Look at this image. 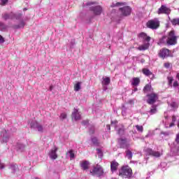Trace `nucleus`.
Listing matches in <instances>:
<instances>
[{
	"instance_id": "obj_31",
	"label": "nucleus",
	"mask_w": 179,
	"mask_h": 179,
	"mask_svg": "<svg viewBox=\"0 0 179 179\" xmlns=\"http://www.w3.org/2000/svg\"><path fill=\"white\" fill-rule=\"evenodd\" d=\"M126 156L127 157V159H129V160H131L132 159V152L129 150H127L126 151Z\"/></svg>"
},
{
	"instance_id": "obj_41",
	"label": "nucleus",
	"mask_w": 179,
	"mask_h": 179,
	"mask_svg": "<svg viewBox=\"0 0 179 179\" xmlns=\"http://www.w3.org/2000/svg\"><path fill=\"white\" fill-rule=\"evenodd\" d=\"M5 43V39L2 36L0 35V44Z\"/></svg>"
},
{
	"instance_id": "obj_30",
	"label": "nucleus",
	"mask_w": 179,
	"mask_h": 179,
	"mask_svg": "<svg viewBox=\"0 0 179 179\" xmlns=\"http://www.w3.org/2000/svg\"><path fill=\"white\" fill-rule=\"evenodd\" d=\"M125 134V129L124 127L120 128L117 130V135H120V136H124Z\"/></svg>"
},
{
	"instance_id": "obj_40",
	"label": "nucleus",
	"mask_w": 179,
	"mask_h": 179,
	"mask_svg": "<svg viewBox=\"0 0 179 179\" xmlns=\"http://www.w3.org/2000/svg\"><path fill=\"white\" fill-rule=\"evenodd\" d=\"M67 115L66 113H62L60 115V120H65L66 118Z\"/></svg>"
},
{
	"instance_id": "obj_53",
	"label": "nucleus",
	"mask_w": 179,
	"mask_h": 179,
	"mask_svg": "<svg viewBox=\"0 0 179 179\" xmlns=\"http://www.w3.org/2000/svg\"><path fill=\"white\" fill-rule=\"evenodd\" d=\"M24 10H27V8H24Z\"/></svg>"
},
{
	"instance_id": "obj_12",
	"label": "nucleus",
	"mask_w": 179,
	"mask_h": 179,
	"mask_svg": "<svg viewBox=\"0 0 179 179\" xmlns=\"http://www.w3.org/2000/svg\"><path fill=\"white\" fill-rule=\"evenodd\" d=\"M71 118L72 120H74V121H79V120L82 119V116L80 115V113H79V110L74 108L73 111L71 114Z\"/></svg>"
},
{
	"instance_id": "obj_29",
	"label": "nucleus",
	"mask_w": 179,
	"mask_h": 179,
	"mask_svg": "<svg viewBox=\"0 0 179 179\" xmlns=\"http://www.w3.org/2000/svg\"><path fill=\"white\" fill-rule=\"evenodd\" d=\"M150 114H156L157 113V106L152 105V108L150 110Z\"/></svg>"
},
{
	"instance_id": "obj_8",
	"label": "nucleus",
	"mask_w": 179,
	"mask_h": 179,
	"mask_svg": "<svg viewBox=\"0 0 179 179\" xmlns=\"http://www.w3.org/2000/svg\"><path fill=\"white\" fill-rule=\"evenodd\" d=\"M90 173L92 176H98V177H100L104 172L101 166L96 165V166H94L93 169L90 171Z\"/></svg>"
},
{
	"instance_id": "obj_22",
	"label": "nucleus",
	"mask_w": 179,
	"mask_h": 179,
	"mask_svg": "<svg viewBox=\"0 0 179 179\" xmlns=\"http://www.w3.org/2000/svg\"><path fill=\"white\" fill-rule=\"evenodd\" d=\"M151 91H152V85L150 84L145 85L143 90V92L144 93H149V92H151Z\"/></svg>"
},
{
	"instance_id": "obj_9",
	"label": "nucleus",
	"mask_w": 179,
	"mask_h": 179,
	"mask_svg": "<svg viewBox=\"0 0 179 179\" xmlns=\"http://www.w3.org/2000/svg\"><path fill=\"white\" fill-rule=\"evenodd\" d=\"M159 26H160V22L156 20H151L147 22V27L152 30L157 29Z\"/></svg>"
},
{
	"instance_id": "obj_17",
	"label": "nucleus",
	"mask_w": 179,
	"mask_h": 179,
	"mask_svg": "<svg viewBox=\"0 0 179 179\" xmlns=\"http://www.w3.org/2000/svg\"><path fill=\"white\" fill-rule=\"evenodd\" d=\"M31 128H36L38 132H43L44 127L43 125L40 124L38 122H35L34 123H31Z\"/></svg>"
},
{
	"instance_id": "obj_33",
	"label": "nucleus",
	"mask_w": 179,
	"mask_h": 179,
	"mask_svg": "<svg viewBox=\"0 0 179 179\" xmlns=\"http://www.w3.org/2000/svg\"><path fill=\"white\" fill-rule=\"evenodd\" d=\"M74 90L75 92H79L80 90V83H77L74 85Z\"/></svg>"
},
{
	"instance_id": "obj_42",
	"label": "nucleus",
	"mask_w": 179,
	"mask_h": 179,
	"mask_svg": "<svg viewBox=\"0 0 179 179\" xmlns=\"http://www.w3.org/2000/svg\"><path fill=\"white\" fill-rule=\"evenodd\" d=\"M173 87H178L179 86L178 81L173 82Z\"/></svg>"
},
{
	"instance_id": "obj_21",
	"label": "nucleus",
	"mask_w": 179,
	"mask_h": 179,
	"mask_svg": "<svg viewBox=\"0 0 179 179\" xmlns=\"http://www.w3.org/2000/svg\"><path fill=\"white\" fill-rule=\"evenodd\" d=\"M149 43L141 45L137 48V50H138L139 51H146V50L149 48Z\"/></svg>"
},
{
	"instance_id": "obj_46",
	"label": "nucleus",
	"mask_w": 179,
	"mask_h": 179,
	"mask_svg": "<svg viewBox=\"0 0 179 179\" xmlns=\"http://www.w3.org/2000/svg\"><path fill=\"white\" fill-rule=\"evenodd\" d=\"M177 120L176 117V115H173L172 116V122H175L176 123V121Z\"/></svg>"
},
{
	"instance_id": "obj_11",
	"label": "nucleus",
	"mask_w": 179,
	"mask_h": 179,
	"mask_svg": "<svg viewBox=\"0 0 179 179\" xmlns=\"http://www.w3.org/2000/svg\"><path fill=\"white\" fill-rule=\"evenodd\" d=\"M9 131L3 130L1 133V141L3 143H6L9 141Z\"/></svg>"
},
{
	"instance_id": "obj_44",
	"label": "nucleus",
	"mask_w": 179,
	"mask_h": 179,
	"mask_svg": "<svg viewBox=\"0 0 179 179\" xmlns=\"http://www.w3.org/2000/svg\"><path fill=\"white\" fill-rule=\"evenodd\" d=\"M176 142L179 144V133L176 135Z\"/></svg>"
},
{
	"instance_id": "obj_26",
	"label": "nucleus",
	"mask_w": 179,
	"mask_h": 179,
	"mask_svg": "<svg viewBox=\"0 0 179 179\" xmlns=\"http://www.w3.org/2000/svg\"><path fill=\"white\" fill-rule=\"evenodd\" d=\"M171 23L173 26H179V17L171 20Z\"/></svg>"
},
{
	"instance_id": "obj_1",
	"label": "nucleus",
	"mask_w": 179,
	"mask_h": 179,
	"mask_svg": "<svg viewBox=\"0 0 179 179\" xmlns=\"http://www.w3.org/2000/svg\"><path fill=\"white\" fill-rule=\"evenodd\" d=\"M132 174V169L129 166H122L119 171V176L122 177V178H131Z\"/></svg>"
},
{
	"instance_id": "obj_23",
	"label": "nucleus",
	"mask_w": 179,
	"mask_h": 179,
	"mask_svg": "<svg viewBox=\"0 0 179 179\" xmlns=\"http://www.w3.org/2000/svg\"><path fill=\"white\" fill-rule=\"evenodd\" d=\"M110 83H111V79L110 78V77L103 78L102 85L107 86L110 85Z\"/></svg>"
},
{
	"instance_id": "obj_38",
	"label": "nucleus",
	"mask_w": 179,
	"mask_h": 179,
	"mask_svg": "<svg viewBox=\"0 0 179 179\" xmlns=\"http://www.w3.org/2000/svg\"><path fill=\"white\" fill-rule=\"evenodd\" d=\"M92 142L94 145H99V140L96 137L92 138Z\"/></svg>"
},
{
	"instance_id": "obj_25",
	"label": "nucleus",
	"mask_w": 179,
	"mask_h": 179,
	"mask_svg": "<svg viewBox=\"0 0 179 179\" xmlns=\"http://www.w3.org/2000/svg\"><path fill=\"white\" fill-rule=\"evenodd\" d=\"M22 148H23V143H22V141H17L15 145L16 150H21L22 152Z\"/></svg>"
},
{
	"instance_id": "obj_3",
	"label": "nucleus",
	"mask_w": 179,
	"mask_h": 179,
	"mask_svg": "<svg viewBox=\"0 0 179 179\" xmlns=\"http://www.w3.org/2000/svg\"><path fill=\"white\" fill-rule=\"evenodd\" d=\"M147 99V103L148 104L152 105L155 104L159 100V94L152 92L150 94H148L146 95Z\"/></svg>"
},
{
	"instance_id": "obj_54",
	"label": "nucleus",
	"mask_w": 179,
	"mask_h": 179,
	"mask_svg": "<svg viewBox=\"0 0 179 179\" xmlns=\"http://www.w3.org/2000/svg\"><path fill=\"white\" fill-rule=\"evenodd\" d=\"M178 150L179 151V147L178 148Z\"/></svg>"
},
{
	"instance_id": "obj_28",
	"label": "nucleus",
	"mask_w": 179,
	"mask_h": 179,
	"mask_svg": "<svg viewBox=\"0 0 179 179\" xmlns=\"http://www.w3.org/2000/svg\"><path fill=\"white\" fill-rule=\"evenodd\" d=\"M125 6V3L117 2L116 3H113L110 5V8H115V6Z\"/></svg>"
},
{
	"instance_id": "obj_2",
	"label": "nucleus",
	"mask_w": 179,
	"mask_h": 179,
	"mask_svg": "<svg viewBox=\"0 0 179 179\" xmlns=\"http://www.w3.org/2000/svg\"><path fill=\"white\" fill-rule=\"evenodd\" d=\"M166 38L167 45H176V44H177L178 36H176L175 30H171L168 33Z\"/></svg>"
},
{
	"instance_id": "obj_15",
	"label": "nucleus",
	"mask_w": 179,
	"mask_h": 179,
	"mask_svg": "<svg viewBox=\"0 0 179 179\" xmlns=\"http://www.w3.org/2000/svg\"><path fill=\"white\" fill-rule=\"evenodd\" d=\"M142 72L143 75H145V76H148L151 79V80H153L156 78L155 77V74H153V73L148 69H143Z\"/></svg>"
},
{
	"instance_id": "obj_37",
	"label": "nucleus",
	"mask_w": 179,
	"mask_h": 179,
	"mask_svg": "<svg viewBox=\"0 0 179 179\" xmlns=\"http://www.w3.org/2000/svg\"><path fill=\"white\" fill-rule=\"evenodd\" d=\"M136 128L139 132H143V126L136 125Z\"/></svg>"
},
{
	"instance_id": "obj_47",
	"label": "nucleus",
	"mask_w": 179,
	"mask_h": 179,
	"mask_svg": "<svg viewBox=\"0 0 179 179\" xmlns=\"http://www.w3.org/2000/svg\"><path fill=\"white\" fill-rule=\"evenodd\" d=\"M174 125H176L174 122H172L170 124H169V128H171L172 127H174Z\"/></svg>"
},
{
	"instance_id": "obj_36",
	"label": "nucleus",
	"mask_w": 179,
	"mask_h": 179,
	"mask_svg": "<svg viewBox=\"0 0 179 179\" xmlns=\"http://www.w3.org/2000/svg\"><path fill=\"white\" fill-rule=\"evenodd\" d=\"M68 153L70 155V159H73L75 157L73 150H70L68 152L66 153V155H68Z\"/></svg>"
},
{
	"instance_id": "obj_4",
	"label": "nucleus",
	"mask_w": 179,
	"mask_h": 179,
	"mask_svg": "<svg viewBox=\"0 0 179 179\" xmlns=\"http://www.w3.org/2000/svg\"><path fill=\"white\" fill-rule=\"evenodd\" d=\"M119 12H120L121 16L127 17V16H130L131 13H132V8L129 6H124L119 8Z\"/></svg>"
},
{
	"instance_id": "obj_45",
	"label": "nucleus",
	"mask_w": 179,
	"mask_h": 179,
	"mask_svg": "<svg viewBox=\"0 0 179 179\" xmlns=\"http://www.w3.org/2000/svg\"><path fill=\"white\" fill-rule=\"evenodd\" d=\"M5 169V164L0 162V170Z\"/></svg>"
},
{
	"instance_id": "obj_19",
	"label": "nucleus",
	"mask_w": 179,
	"mask_h": 179,
	"mask_svg": "<svg viewBox=\"0 0 179 179\" xmlns=\"http://www.w3.org/2000/svg\"><path fill=\"white\" fill-rule=\"evenodd\" d=\"M138 37H140V38H143V40H145V41H147L148 43L151 40L150 36H148V34L145 32L140 33Z\"/></svg>"
},
{
	"instance_id": "obj_35",
	"label": "nucleus",
	"mask_w": 179,
	"mask_h": 179,
	"mask_svg": "<svg viewBox=\"0 0 179 179\" xmlns=\"http://www.w3.org/2000/svg\"><path fill=\"white\" fill-rule=\"evenodd\" d=\"M10 169L12 171V173H15L17 170V165H10Z\"/></svg>"
},
{
	"instance_id": "obj_18",
	"label": "nucleus",
	"mask_w": 179,
	"mask_h": 179,
	"mask_svg": "<svg viewBox=\"0 0 179 179\" xmlns=\"http://www.w3.org/2000/svg\"><path fill=\"white\" fill-rule=\"evenodd\" d=\"M118 166H120V164L115 161H112L110 162V171L112 173H115V171H117L118 170Z\"/></svg>"
},
{
	"instance_id": "obj_48",
	"label": "nucleus",
	"mask_w": 179,
	"mask_h": 179,
	"mask_svg": "<svg viewBox=\"0 0 179 179\" xmlns=\"http://www.w3.org/2000/svg\"><path fill=\"white\" fill-rule=\"evenodd\" d=\"M94 3H94V2H88L87 3V6H90V5H94Z\"/></svg>"
},
{
	"instance_id": "obj_7",
	"label": "nucleus",
	"mask_w": 179,
	"mask_h": 179,
	"mask_svg": "<svg viewBox=\"0 0 179 179\" xmlns=\"http://www.w3.org/2000/svg\"><path fill=\"white\" fill-rule=\"evenodd\" d=\"M170 50L164 48H162L159 52H158V56L159 57V58H162V59H164L166 58H169V57H170Z\"/></svg>"
},
{
	"instance_id": "obj_5",
	"label": "nucleus",
	"mask_w": 179,
	"mask_h": 179,
	"mask_svg": "<svg viewBox=\"0 0 179 179\" xmlns=\"http://www.w3.org/2000/svg\"><path fill=\"white\" fill-rule=\"evenodd\" d=\"M2 17L3 19H4V20H8L9 19H16L17 20H19L20 17H22V13H16V14L13 13H10L9 14L5 13V14H3Z\"/></svg>"
},
{
	"instance_id": "obj_49",
	"label": "nucleus",
	"mask_w": 179,
	"mask_h": 179,
	"mask_svg": "<svg viewBox=\"0 0 179 179\" xmlns=\"http://www.w3.org/2000/svg\"><path fill=\"white\" fill-rule=\"evenodd\" d=\"M82 124H83L84 125H86V124H89V122L88 121L83 122Z\"/></svg>"
},
{
	"instance_id": "obj_13",
	"label": "nucleus",
	"mask_w": 179,
	"mask_h": 179,
	"mask_svg": "<svg viewBox=\"0 0 179 179\" xmlns=\"http://www.w3.org/2000/svg\"><path fill=\"white\" fill-rule=\"evenodd\" d=\"M171 10L170 8H167L166 6H162L157 11L158 15H169Z\"/></svg>"
},
{
	"instance_id": "obj_34",
	"label": "nucleus",
	"mask_w": 179,
	"mask_h": 179,
	"mask_svg": "<svg viewBox=\"0 0 179 179\" xmlns=\"http://www.w3.org/2000/svg\"><path fill=\"white\" fill-rule=\"evenodd\" d=\"M7 28L8 27L5 25V24L0 22V30L1 31H3V30H6Z\"/></svg>"
},
{
	"instance_id": "obj_52",
	"label": "nucleus",
	"mask_w": 179,
	"mask_h": 179,
	"mask_svg": "<svg viewBox=\"0 0 179 179\" xmlns=\"http://www.w3.org/2000/svg\"><path fill=\"white\" fill-rule=\"evenodd\" d=\"M50 90H52V86L50 87Z\"/></svg>"
},
{
	"instance_id": "obj_27",
	"label": "nucleus",
	"mask_w": 179,
	"mask_h": 179,
	"mask_svg": "<svg viewBox=\"0 0 179 179\" xmlns=\"http://www.w3.org/2000/svg\"><path fill=\"white\" fill-rule=\"evenodd\" d=\"M160 44H164L165 45H167V36H164L162 38L159 39Z\"/></svg>"
},
{
	"instance_id": "obj_32",
	"label": "nucleus",
	"mask_w": 179,
	"mask_h": 179,
	"mask_svg": "<svg viewBox=\"0 0 179 179\" xmlns=\"http://www.w3.org/2000/svg\"><path fill=\"white\" fill-rule=\"evenodd\" d=\"M167 80L169 86H173V80H174V78H173L172 76H169L167 77Z\"/></svg>"
},
{
	"instance_id": "obj_51",
	"label": "nucleus",
	"mask_w": 179,
	"mask_h": 179,
	"mask_svg": "<svg viewBox=\"0 0 179 179\" xmlns=\"http://www.w3.org/2000/svg\"><path fill=\"white\" fill-rule=\"evenodd\" d=\"M134 92H138V88H134Z\"/></svg>"
},
{
	"instance_id": "obj_43",
	"label": "nucleus",
	"mask_w": 179,
	"mask_h": 179,
	"mask_svg": "<svg viewBox=\"0 0 179 179\" xmlns=\"http://www.w3.org/2000/svg\"><path fill=\"white\" fill-rule=\"evenodd\" d=\"M164 68H170V63L169 62H166L164 64Z\"/></svg>"
},
{
	"instance_id": "obj_50",
	"label": "nucleus",
	"mask_w": 179,
	"mask_h": 179,
	"mask_svg": "<svg viewBox=\"0 0 179 179\" xmlns=\"http://www.w3.org/2000/svg\"><path fill=\"white\" fill-rule=\"evenodd\" d=\"M106 127H107V128H108V129L109 131H110V129H111V127H110V125L108 124Z\"/></svg>"
},
{
	"instance_id": "obj_14",
	"label": "nucleus",
	"mask_w": 179,
	"mask_h": 179,
	"mask_svg": "<svg viewBox=\"0 0 179 179\" xmlns=\"http://www.w3.org/2000/svg\"><path fill=\"white\" fill-rule=\"evenodd\" d=\"M146 152L148 155H150V156H153V157H160L162 156V154L159 151H155L150 148H148L146 150Z\"/></svg>"
},
{
	"instance_id": "obj_10",
	"label": "nucleus",
	"mask_w": 179,
	"mask_h": 179,
	"mask_svg": "<svg viewBox=\"0 0 179 179\" xmlns=\"http://www.w3.org/2000/svg\"><path fill=\"white\" fill-rule=\"evenodd\" d=\"M90 10L93 12L94 15L96 16H100V15L103 13V7L101 6H92L90 8Z\"/></svg>"
},
{
	"instance_id": "obj_24",
	"label": "nucleus",
	"mask_w": 179,
	"mask_h": 179,
	"mask_svg": "<svg viewBox=\"0 0 179 179\" xmlns=\"http://www.w3.org/2000/svg\"><path fill=\"white\" fill-rule=\"evenodd\" d=\"M141 83V79L139 78H134L131 82L132 86H138Z\"/></svg>"
},
{
	"instance_id": "obj_39",
	"label": "nucleus",
	"mask_w": 179,
	"mask_h": 179,
	"mask_svg": "<svg viewBox=\"0 0 179 179\" xmlns=\"http://www.w3.org/2000/svg\"><path fill=\"white\" fill-rule=\"evenodd\" d=\"M6 3H8V0H0V5L1 6H5Z\"/></svg>"
},
{
	"instance_id": "obj_20",
	"label": "nucleus",
	"mask_w": 179,
	"mask_h": 179,
	"mask_svg": "<svg viewBox=\"0 0 179 179\" xmlns=\"http://www.w3.org/2000/svg\"><path fill=\"white\" fill-rule=\"evenodd\" d=\"M89 162L87 161H83L80 162V166L83 170H89Z\"/></svg>"
},
{
	"instance_id": "obj_6",
	"label": "nucleus",
	"mask_w": 179,
	"mask_h": 179,
	"mask_svg": "<svg viewBox=\"0 0 179 179\" xmlns=\"http://www.w3.org/2000/svg\"><path fill=\"white\" fill-rule=\"evenodd\" d=\"M117 143L120 148V149H128L129 148V144L127 138H117Z\"/></svg>"
},
{
	"instance_id": "obj_16",
	"label": "nucleus",
	"mask_w": 179,
	"mask_h": 179,
	"mask_svg": "<svg viewBox=\"0 0 179 179\" xmlns=\"http://www.w3.org/2000/svg\"><path fill=\"white\" fill-rule=\"evenodd\" d=\"M58 150V148L55 147L54 149L51 150L49 156L52 160H55V159L58 158V155H57V151Z\"/></svg>"
}]
</instances>
